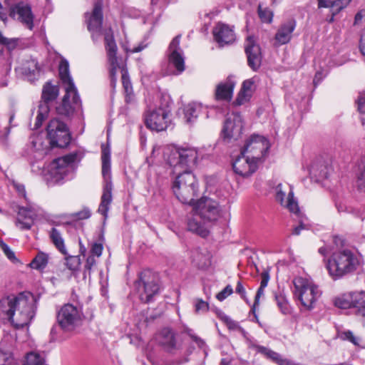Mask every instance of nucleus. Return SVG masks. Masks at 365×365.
<instances>
[{
  "instance_id": "34",
  "label": "nucleus",
  "mask_w": 365,
  "mask_h": 365,
  "mask_svg": "<svg viewBox=\"0 0 365 365\" xmlns=\"http://www.w3.org/2000/svg\"><path fill=\"white\" fill-rule=\"evenodd\" d=\"M50 237L59 252L64 255H67L68 252L64 245L63 239L62 238L60 232L56 228L51 229L50 232Z\"/></svg>"
},
{
  "instance_id": "28",
  "label": "nucleus",
  "mask_w": 365,
  "mask_h": 365,
  "mask_svg": "<svg viewBox=\"0 0 365 365\" xmlns=\"http://www.w3.org/2000/svg\"><path fill=\"white\" fill-rule=\"evenodd\" d=\"M202 110L203 107L201 103H191L187 104L183 109L185 122L187 123L194 122Z\"/></svg>"
},
{
  "instance_id": "39",
  "label": "nucleus",
  "mask_w": 365,
  "mask_h": 365,
  "mask_svg": "<svg viewBox=\"0 0 365 365\" xmlns=\"http://www.w3.org/2000/svg\"><path fill=\"white\" fill-rule=\"evenodd\" d=\"M25 365H46L44 356L37 352L31 351L27 354Z\"/></svg>"
},
{
  "instance_id": "25",
  "label": "nucleus",
  "mask_w": 365,
  "mask_h": 365,
  "mask_svg": "<svg viewBox=\"0 0 365 365\" xmlns=\"http://www.w3.org/2000/svg\"><path fill=\"white\" fill-rule=\"evenodd\" d=\"M296 27V21L290 19L282 24L278 29L275 34V40L279 45L289 43L292 38V35Z\"/></svg>"
},
{
  "instance_id": "62",
  "label": "nucleus",
  "mask_w": 365,
  "mask_h": 365,
  "mask_svg": "<svg viewBox=\"0 0 365 365\" xmlns=\"http://www.w3.org/2000/svg\"><path fill=\"white\" fill-rule=\"evenodd\" d=\"M262 280L260 282V286L262 287H266L267 286L268 282L269 280V272L265 270L261 274Z\"/></svg>"
},
{
  "instance_id": "20",
  "label": "nucleus",
  "mask_w": 365,
  "mask_h": 365,
  "mask_svg": "<svg viewBox=\"0 0 365 365\" xmlns=\"http://www.w3.org/2000/svg\"><path fill=\"white\" fill-rule=\"evenodd\" d=\"M158 343L167 351L173 353L178 347L176 333L169 327L163 328L156 335Z\"/></svg>"
},
{
  "instance_id": "5",
  "label": "nucleus",
  "mask_w": 365,
  "mask_h": 365,
  "mask_svg": "<svg viewBox=\"0 0 365 365\" xmlns=\"http://www.w3.org/2000/svg\"><path fill=\"white\" fill-rule=\"evenodd\" d=\"M77 155L70 153L54 159L48 165L45 180L49 186L62 184L75 170Z\"/></svg>"
},
{
  "instance_id": "6",
  "label": "nucleus",
  "mask_w": 365,
  "mask_h": 365,
  "mask_svg": "<svg viewBox=\"0 0 365 365\" xmlns=\"http://www.w3.org/2000/svg\"><path fill=\"white\" fill-rule=\"evenodd\" d=\"M101 160L102 175L104 179V185L101 201L98 211L106 217L109 210V206L112 202L113 185L110 175V150L108 147L105 146L104 145H102Z\"/></svg>"
},
{
  "instance_id": "40",
  "label": "nucleus",
  "mask_w": 365,
  "mask_h": 365,
  "mask_svg": "<svg viewBox=\"0 0 365 365\" xmlns=\"http://www.w3.org/2000/svg\"><path fill=\"white\" fill-rule=\"evenodd\" d=\"M49 111L48 105L40 104L38 107V114L36 118V123L34 125V129L39 128L43 121L47 118Z\"/></svg>"
},
{
  "instance_id": "44",
  "label": "nucleus",
  "mask_w": 365,
  "mask_h": 365,
  "mask_svg": "<svg viewBox=\"0 0 365 365\" xmlns=\"http://www.w3.org/2000/svg\"><path fill=\"white\" fill-rule=\"evenodd\" d=\"M195 312L197 314L205 313L209 310V304L202 299L194 300Z\"/></svg>"
},
{
  "instance_id": "1",
  "label": "nucleus",
  "mask_w": 365,
  "mask_h": 365,
  "mask_svg": "<svg viewBox=\"0 0 365 365\" xmlns=\"http://www.w3.org/2000/svg\"><path fill=\"white\" fill-rule=\"evenodd\" d=\"M163 157L170 167L184 170L176 177L173 190L182 203L190 205L197 195L198 187L195 175L187 170L197 164L199 152L193 148H181L168 145L163 148Z\"/></svg>"
},
{
  "instance_id": "16",
  "label": "nucleus",
  "mask_w": 365,
  "mask_h": 365,
  "mask_svg": "<svg viewBox=\"0 0 365 365\" xmlns=\"http://www.w3.org/2000/svg\"><path fill=\"white\" fill-rule=\"evenodd\" d=\"M259 162L241 152V155L232 163L234 172L242 178H247L257 169Z\"/></svg>"
},
{
  "instance_id": "12",
  "label": "nucleus",
  "mask_w": 365,
  "mask_h": 365,
  "mask_svg": "<svg viewBox=\"0 0 365 365\" xmlns=\"http://www.w3.org/2000/svg\"><path fill=\"white\" fill-rule=\"evenodd\" d=\"M47 135L52 147L65 148L71 142L67 125L57 118L50 120L47 125Z\"/></svg>"
},
{
  "instance_id": "35",
  "label": "nucleus",
  "mask_w": 365,
  "mask_h": 365,
  "mask_svg": "<svg viewBox=\"0 0 365 365\" xmlns=\"http://www.w3.org/2000/svg\"><path fill=\"white\" fill-rule=\"evenodd\" d=\"M122 83L125 94V101L130 103L133 100V87L126 71H122Z\"/></svg>"
},
{
  "instance_id": "55",
  "label": "nucleus",
  "mask_w": 365,
  "mask_h": 365,
  "mask_svg": "<svg viewBox=\"0 0 365 365\" xmlns=\"http://www.w3.org/2000/svg\"><path fill=\"white\" fill-rule=\"evenodd\" d=\"M235 292L236 293L239 294L241 298L243 299L247 304H250V301L246 296L245 289L240 281H238L237 283Z\"/></svg>"
},
{
  "instance_id": "30",
  "label": "nucleus",
  "mask_w": 365,
  "mask_h": 365,
  "mask_svg": "<svg viewBox=\"0 0 365 365\" xmlns=\"http://www.w3.org/2000/svg\"><path fill=\"white\" fill-rule=\"evenodd\" d=\"M210 257L209 252L197 249L192 254V262L199 268L205 269L210 264Z\"/></svg>"
},
{
  "instance_id": "54",
  "label": "nucleus",
  "mask_w": 365,
  "mask_h": 365,
  "mask_svg": "<svg viewBox=\"0 0 365 365\" xmlns=\"http://www.w3.org/2000/svg\"><path fill=\"white\" fill-rule=\"evenodd\" d=\"M351 0H336L331 2L332 8L336 7L337 11H341L344 8L346 7Z\"/></svg>"
},
{
  "instance_id": "7",
  "label": "nucleus",
  "mask_w": 365,
  "mask_h": 365,
  "mask_svg": "<svg viewBox=\"0 0 365 365\" xmlns=\"http://www.w3.org/2000/svg\"><path fill=\"white\" fill-rule=\"evenodd\" d=\"M295 294L307 309L314 307L315 303L320 297L322 292L318 286L309 279L297 277L293 281Z\"/></svg>"
},
{
  "instance_id": "49",
  "label": "nucleus",
  "mask_w": 365,
  "mask_h": 365,
  "mask_svg": "<svg viewBox=\"0 0 365 365\" xmlns=\"http://www.w3.org/2000/svg\"><path fill=\"white\" fill-rule=\"evenodd\" d=\"M233 293V289L231 285H227L221 292H220L217 295L216 298L222 302L227 297L231 295Z\"/></svg>"
},
{
  "instance_id": "32",
  "label": "nucleus",
  "mask_w": 365,
  "mask_h": 365,
  "mask_svg": "<svg viewBox=\"0 0 365 365\" xmlns=\"http://www.w3.org/2000/svg\"><path fill=\"white\" fill-rule=\"evenodd\" d=\"M59 76L64 88H76L73 79L69 75V66L68 61L62 60L59 65Z\"/></svg>"
},
{
  "instance_id": "61",
  "label": "nucleus",
  "mask_w": 365,
  "mask_h": 365,
  "mask_svg": "<svg viewBox=\"0 0 365 365\" xmlns=\"http://www.w3.org/2000/svg\"><path fill=\"white\" fill-rule=\"evenodd\" d=\"M96 261L94 256H92V255L88 256L86 259V264H85L86 272L88 271L90 273L93 267L96 264Z\"/></svg>"
},
{
  "instance_id": "63",
  "label": "nucleus",
  "mask_w": 365,
  "mask_h": 365,
  "mask_svg": "<svg viewBox=\"0 0 365 365\" xmlns=\"http://www.w3.org/2000/svg\"><path fill=\"white\" fill-rule=\"evenodd\" d=\"M255 349L257 352L264 355L266 357L268 356L269 352L271 351V349L260 345L255 346Z\"/></svg>"
},
{
  "instance_id": "27",
  "label": "nucleus",
  "mask_w": 365,
  "mask_h": 365,
  "mask_svg": "<svg viewBox=\"0 0 365 365\" xmlns=\"http://www.w3.org/2000/svg\"><path fill=\"white\" fill-rule=\"evenodd\" d=\"M197 216L198 215L195 212L190 216H188L187 222V230L203 237H207L209 231L204 223H202L197 219Z\"/></svg>"
},
{
  "instance_id": "64",
  "label": "nucleus",
  "mask_w": 365,
  "mask_h": 365,
  "mask_svg": "<svg viewBox=\"0 0 365 365\" xmlns=\"http://www.w3.org/2000/svg\"><path fill=\"white\" fill-rule=\"evenodd\" d=\"M255 349L257 352L264 355L266 357L268 356L269 352L271 351V349L260 345L255 346Z\"/></svg>"
},
{
  "instance_id": "26",
  "label": "nucleus",
  "mask_w": 365,
  "mask_h": 365,
  "mask_svg": "<svg viewBox=\"0 0 365 365\" xmlns=\"http://www.w3.org/2000/svg\"><path fill=\"white\" fill-rule=\"evenodd\" d=\"M235 85V83L230 77H228L225 81L219 83L215 89V99L230 101L232 98Z\"/></svg>"
},
{
  "instance_id": "51",
  "label": "nucleus",
  "mask_w": 365,
  "mask_h": 365,
  "mask_svg": "<svg viewBox=\"0 0 365 365\" xmlns=\"http://www.w3.org/2000/svg\"><path fill=\"white\" fill-rule=\"evenodd\" d=\"M0 247L6 255V257L11 261L16 259L14 252L9 248V247L2 240L0 241Z\"/></svg>"
},
{
  "instance_id": "42",
  "label": "nucleus",
  "mask_w": 365,
  "mask_h": 365,
  "mask_svg": "<svg viewBox=\"0 0 365 365\" xmlns=\"http://www.w3.org/2000/svg\"><path fill=\"white\" fill-rule=\"evenodd\" d=\"M66 265L71 271H76L81 264V259L78 256L65 255Z\"/></svg>"
},
{
  "instance_id": "23",
  "label": "nucleus",
  "mask_w": 365,
  "mask_h": 365,
  "mask_svg": "<svg viewBox=\"0 0 365 365\" xmlns=\"http://www.w3.org/2000/svg\"><path fill=\"white\" fill-rule=\"evenodd\" d=\"M36 216V210L32 207H25L19 209L16 225L21 230H28L34 225Z\"/></svg>"
},
{
  "instance_id": "58",
  "label": "nucleus",
  "mask_w": 365,
  "mask_h": 365,
  "mask_svg": "<svg viewBox=\"0 0 365 365\" xmlns=\"http://www.w3.org/2000/svg\"><path fill=\"white\" fill-rule=\"evenodd\" d=\"M222 319L230 329L235 330V329H237V328H239V325H238L237 322H235L229 317L224 316L222 317Z\"/></svg>"
},
{
  "instance_id": "3",
  "label": "nucleus",
  "mask_w": 365,
  "mask_h": 365,
  "mask_svg": "<svg viewBox=\"0 0 365 365\" xmlns=\"http://www.w3.org/2000/svg\"><path fill=\"white\" fill-rule=\"evenodd\" d=\"M8 309L5 311L9 320L16 329L28 326L35 316L36 300L30 292H22L6 299Z\"/></svg>"
},
{
  "instance_id": "60",
  "label": "nucleus",
  "mask_w": 365,
  "mask_h": 365,
  "mask_svg": "<svg viewBox=\"0 0 365 365\" xmlns=\"http://www.w3.org/2000/svg\"><path fill=\"white\" fill-rule=\"evenodd\" d=\"M253 84H254V82H253V81L252 79L246 80V81H245L243 82L241 89L245 91H246V92H248V93L252 94V92H253V89H252Z\"/></svg>"
},
{
  "instance_id": "46",
  "label": "nucleus",
  "mask_w": 365,
  "mask_h": 365,
  "mask_svg": "<svg viewBox=\"0 0 365 365\" xmlns=\"http://www.w3.org/2000/svg\"><path fill=\"white\" fill-rule=\"evenodd\" d=\"M0 44L6 46L9 50H12L16 47L17 43L15 38H8L0 32Z\"/></svg>"
},
{
  "instance_id": "41",
  "label": "nucleus",
  "mask_w": 365,
  "mask_h": 365,
  "mask_svg": "<svg viewBox=\"0 0 365 365\" xmlns=\"http://www.w3.org/2000/svg\"><path fill=\"white\" fill-rule=\"evenodd\" d=\"M334 305L340 309L351 307V293L343 294L334 299Z\"/></svg>"
},
{
  "instance_id": "24",
  "label": "nucleus",
  "mask_w": 365,
  "mask_h": 365,
  "mask_svg": "<svg viewBox=\"0 0 365 365\" xmlns=\"http://www.w3.org/2000/svg\"><path fill=\"white\" fill-rule=\"evenodd\" d=\"M276 200L282 206L287 207L291 212L297 213L299 212V206L297 202L294 200L293 192L290 190L287 197H286L285 191L281 183L278 184L275 187Z\"/></svg>"
},
{
  "instance_id": "36",
  "label": "nucleus",
  "mask_w": 365,
  "mask_h": 365,
  "mask_svg": "<svg viewBox=\"0 0 365 365\" xmlns=\"http://www.w3.org/2000/svg\"><path fill=\"white\" fill-rule=\"evenodd\" d=\"M48 260V255L44 252H39L30 263V267L38 270L43 269L46 267Z\"/></svg>"
},
{
  "instance_id": "45",
  "label": "nucleus",
  "mask_w": 365,
  "mask_h": 365,
  "mask_svg": "<svg viewBox=\"0 0 365 365\" xmlns=\"http://www.w3.org/2000/svg\"><path fill=\"white\" fill-rule=\"evenodd\" d=\"M341 338L344 340H347L354 344V345H359L360 339L354 335L351 331H346L341 334Z\"/></svg>"
},
{
  "instance_id": "56",
  "label": "nucleus",
  "mask_w": 365,
  "mask_h": 365,
  "mask_svg": "<svg viewBox=\"0 0 365 365\" xmlns=\"http://www.w3.org/2000/svg\"><path fill=\"white\" fill-rule=\"evenodd\" d=\"M103 245L100 243H93L91 250V252L92 256H96L99 257L102 255L103 252Z\"/></svg>"
},
{
  "instance_id": "47",
  "label": "nucleus",
  "mask_w": 365,
  "mask_h": 365,
  "mask_svg": "<svg viewBox=\"0 0 365 365\" xmlns=\"http://www.w3.org/2000/svg\"><path fill=\"white\" fill-rule=\"evenodd\" d=\"M252 95V94L241 89L237 97L236 103L239 106L245 103L250 99Z\"/></svg>"
},
{
  "instance_id": "14",
  "label": "nucleus",
  "mask_w": 365,
  "mask_h": 365,
  "mask_svg": "<svg viewBox=\"0 0 365 365\" xmlns=\"http://www.w3.org/2000/svg\"><path fill=\"white\" fill-rule=\"evenodd\" d=\"M269 148V141L264 136L254 134L247 140L241 152L259 163L265 157Z\"/></svg>"
},
{
  "instance_id": "9",
  "label": "nucleus",
  "mask_w": 365,
  "mask_h": 365,
  "mask_svg": "<svg viewBox=\"0 0 365 365\" xmlns=\"http://www.w3.org/2000/svg\"><path fill=\"white\" fill-rule=\"evenodd\" d=\"M163 101L164 104L148 112L145 118L146 126L158 132L165 130L170 123V101L165 98Z\"/></svg>"
},
{
  "instance_id": "38",
  "label": "nucleus",
  "mask_w": 365,
  "mask_h": 365,
  "mask_svg": "<svg viewBox=\"0 0 365 365\" xmlns=\"http://www.w3.org/2000/svg\"><path fill=\"white\" fill-rule=\"evenodd\" d=\"M351 307L356 309V313L365 306V292L351 293Z\"/></svg>"
},
{
  "instance_id": "52",
  "label": "nucleus",
  "mask_w": 365,
  "mask_h": 365,
  "mask_svg": "<svg viewBox=\"0 0 365 365\" xmlns=\"http://www.w3.org/2000/svg\"><path fill=\"white\" fill-rule=\"evenodd\" d=\"M358 110L361 113H365V92H361L356 100Z\"/></svg>"
},
{
  "instance_id": "48",
  "label": "nucleus",
  "mask_w": 365,
  "mask_h": 365,
  "mask_svg": "<svg viewBox=\"0 0 365 365\" xmlns=\"http://www.w3.org/2000/svg\"><path fill=\"white\" fill-rule=\"evenodd\" d=\"M258 14L259 16L260 17L262 21L268 23H270L272 21V14L269 10L262 9L261 6H259Z\"/></svg>"
},
{
  "instance_id": "43",
  "label": "nucleus",
  "mask_w": 365,
  "mask_h": 365,
  "mask_svg": "<svg viewBox=\"0 0 365 365\" xmlns=\"http://www.w3.org/2000/svg\"><path fill=\"white\" fill-rule=\"evenodd\" d=\"M267 358L271 359L278 365H292V362L289 360L282 358L279 354L272 350H271Z\"/></svg>"
},
{
  "instance_id": "57",
  "label": "nucleus",
  "mask_w": 365,
  "mask_h": 365,
  "mask_svg": "<svg viewBox=\"0 0 365 365\" xmlns=\"http://www.w3.org/2000/svg\"><path fill=\"white\" fill-rule=\"evenodd\" d=\"M277 304L280 308L281 312L284 314H287L289 311V309L287 301L283 298H277Z\"/></svg>"
},
{
  "instance_id": "50",
  "label": "nucleus",
  "mask_w": 365,
  "mask_h": 365,
  "mask_svg": "<svg viewBox=\"0 0 365 365\" xmlns=\"http://www.w3.org/2000/svg\"><path fill=\"white\" fill-rule=\"evenodd\" d=\"M91 212L88 208H83L79 212L72 214V216L76 220H86L91 217Z\"/></svg>"
},
{
  "instance_id": "18",
  "label": "nucleus",
  "mask_w": 365,
  "mask_h": 365,
  "mask_svg": "<svg viewBox=\"0 0 365 365\" xmlns=\"http://www.w3.org/2000/svg\"><path fill=\"white\" fill-rule=\"evenodd\" d=\"M10 15L17 19L30 30L34 27V15L31 6L24 2H19L11 8Z\"/></svg>"
},
{
  "instance_id": "4",
  "label": "nucleus",
  "mask_w": 365,
  "mask_h": 365,
  "mask_svg": "<svg viewBox=\"0 0 365 365\" xmlns=\"http://www.w3.org/2000/svg\"><path fill=\"white\" fill-rule=\"evenodd\" d=\"M360 266V257L349 248L337 249L326 262V268L334 280L354 274Z\"/></svg>"
},
{
  "instance_id": "22",
  "label": "nucleus",
  "mask_w": 365,
  "mask_h": 365,
  "mask_svg": "<svg viewBox=\"0 0 365 365\" xmlns=\"http://www.w3.org/2000/svg\"><path fill=\"white\" fill-rule=\"evenodd\" d=\"M19 73L24 76L28 81L33 82L38 79L41 73H43L41 67L39 66L36 60L30 58L25 61L21 66L16 69Z\"/></svg>"
},
{
  "instance_id": "13",
  "label": "nucleus",
  "mask_w": 365,
  "mask_h": 365,
  "mask_svg": "<svg viewBox=\"0 0 365 365\" xmlns=\"http://www.w3.org/2000/svg\"><path fill=\"white\" fill-rule=\"evenodd\" d=\"M64 95L61 103L56 107L58 115L71 117L75 113L81 111V101L76 88H64Z\"/></svg>"
},
{
  "instance_id": "11",
  "label": "nucleus",
  "mask_w": 365,
  "mask_h": 365,
  "mask_svg": "<svg viewBox=\"0 0 365 365\" xmlns=\"http://www.w3.org/2000/svg\"><path fill=\"white\" fill-rule=\"evenodd\" d=\"M190 205L192 211L204 222H215L221 217V207L215 200L202 197L197 201H193Z\"/></svg>"
},
{
  "instance_id": "2",
  "label": "nucleus",
  "mask_w": 365,
  "mask_h": 365,
  "mask_svg": "<svg viewBox=\"0 0 365 365\" xmlns=\"http://www.w3.org/2000/svg\"><path fill=\"white\" fill-rule=\"evenodd\" d=\"M86 19L88 29L91 32L92 38L94 41H96L101 35L104 36L105 48L110 66V76L111 83L114 85L116 81L115 75L117 69L119 67L116 56L117 45L111 29L102 30L103 12L101 0L97 1L94 4L93 9L91 14H86Z\"/></svg>"
},
{
  "instance_id": "37",
  "label": "nucleus",
  "mask_w": 365,
  "mask_h": 365,
  "mask_svg": "<svg viewBox=\"0 0 365 365\" xmlns=\"http://www.w3.org/2000/svg\"><path fill=\"white\" fill-rule=\"evenodd\" d=\"M357 187L361 192H365V156L363 157L358 165Z\"/></svg>"
},
{
  "instance_id": "10",
  "label": "nucleus",
  "mask_w": 365,
  "mask_h": 365,
  "mask_svg": "<svg viewBox=\"0 0 365 365\" xmlns=\"http://www.w3.org/2000/svg\"><path fill=\"white\" fill-rule=\"evenodd\" d=\"M83 318L81 308L72 304H64L57 314V322L65 331H71L79 327Z\"/></svg>"
},
{
  "instance_id": "15",
  "label": "nucleus",
  "mask_w": 365,
  "mask_h": 365,
  "mask_svg": "<svg viewBox=\"0 0 365 365\" xmlns=\"http://www.w3.org/2000/svg\"><path fill=\"white\" fill-rule=\"evenodd\" d=\"M242 128V116L239 113H232L228 115L225 121L222 128L223 137L228 140H236L241 136Z\"/></svg>"
},
{
  "instance_id": "21",
  "label": "nucleus",
  "mask_w": 365,
  "mask_h": 365,
  "mask_svg": "<svg viewBox=\"0 0 365 365\" xmlns=\"http://www.w3.org/2000/svg\"><path fill=\"white\" fill-rule=\"evenodd\" d=\"M215 41L220 46L232 43L235 40L233 29L227 24L218 23L212 30Z\"/></svg>"
},
{
  "instance_id": "17",
  "label": "nucleus",
  "mask_w": 365,
  "mask_h": 365,
  "mask_svg": "<svg viewBox=\"0 0 365 365\" xmlns=\"http://www.w3.org/2000/svg\"><path fill=\"white\" fill-rule=\"evenodd\" d=\"M245 51L249 66L257 71L261 65L262 54L259 46L256 43L253 36H248L245 43Z\"/></svg>"
},
{
  "instance_id": "31",
  "label": "nucleus",
  "mask_w": 365,
  "mask_h": 365,
  "mask_svg": "<svg viewBox=\"0 0 365 365\" xmlns=\"http://www.w3.org/2000/svg\"><path fill=\"white\" fill-rule=\"evenodd\" d=\"M59 94V88L56 86H53L50 83H46L42 90L41 98L43 103L41 104H46L54 101Z\"/></svg>"
},
{
  "instance_id": "19",
  "label": "nucleus",
  "mask_w": 365,
  "mask_h": 365,
  "mask_svg": "<svg viewBox=\"0 0 365 365\" xmlns=\"http://www.w3.org/2000/svg\"><path fill=\"white\" fill-rule=\"evenodd\" d=\"M180 36H175L170 42L168 48L169 63L176 68L178 74L181 73L185 70L184 57L180 48Z\"/></svg>"
},
{
  "instance_id": "53",
  "label": "nucleus",
  "mask_w": 365,
  "mask_h": 365,
  "mask_svg": "<svg viewBox=\"0 0 365 365\" xmlns=\"http://www.w3.org/2000/svg\"><path fill=\"white\" fill-rule=\"evenodd\" d=\"M14 117H15V115L14 113H11L10 115V117H9V125L10 126L9 127H6L4 128V133H0V139H1L2 140H5L6 139V138L8 137L9 133H10V128L12 127V126H16V124H12V122L14 121Z\"/></svg>"
},
{
  "instance_id": "8",
  "label": "nucleus",
  "mask_w": 365,
  "mask_h": 365,
  "mask_svg": "<svg viewBox=\"0 0 365 365\" xmlns=\"http://www.w3.org/2000/svg\"><path fill=\"white\" fill-rule=\"evenodd\" d=\"M158 277L149 269L140 272L136 287L142 302L148 303L160 290Z\"/></svg>"
},
{
  "instance_id": "29",
  "label": "nucleus",
  "mask_w": 365,
  "mask_h": 365,
  "mask_svg": "<svg viewBox=\"0 0 365 365\" xmlns=\"http://www.w3.org/2000/svg\"><path fill=\"white\" fill-rule=\"evenodd\" d=\"M331 168L324 163H314L311 166L309 174L316 182L328 178Z\"/></svg>"
},
{
  "instance_id": "59",
  "label": "nucleus",
  "mask_w": 365,
  "mask_h": 365,
  "mask_svg": "<svg viewBox=\"0 0 365 365\" xmlns=\"http://www.w3.org/2000/svg\"><path fill=\"white\" fill-rule=\"evenodd\" d=\"M265 288L264 287H262L261 286H259V287L257 289V294H256V296H255V302H254V304L252 307V311L255 313V307L256 306L259 305V298L264 295V289Z\"/></svg>"
},
{
  "instance_id": "33",
  "label": "nucleus",
  "mask_w": 365,
  "mask_h": 365,
  "mask_svg": "<svg viewBox=\"0 0 365 365\" xmlns=\"http://www.w3.org/2000/svg\"><path fill=\"white\" fill-rule=\"evenodd\" d=\"M14 359L11 349L6 346V341L0 343V365H12Z\"/></svg>"
}]
</instances>
